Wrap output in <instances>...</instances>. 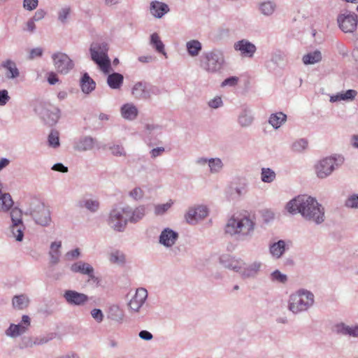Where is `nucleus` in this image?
I'll return each instance as SVG.
<instances>
[{
	"label": "nucleus",
	"instance_id": "obj_1",
	"mask_svg": "<svg viewBox=\"0 0 358 358\" xmlns=\"http://www.w3.org/2000/svg\"><path fill=\"white\" fill-rule=\"evenodd\" d=\"M285 208L292 215L300 213L306 221L316 225L325 220L324 208L315 198L307 194L294 197L286 204Z\"/></svg>",
	"mask_w": 358,
	"mask_h": 358
},
{
	"label": "nucleus",
	"instance_id": "obj_2",
	"mask_svg": "<svg viewBox=\"0 0 358 358\" xmlns=\"http://www.w3.org/2000/svg\"><path fill=\"white\" fill-rule=\"evenodd\" d=\"M255 227V222L248 216H232L228 220L224 231L237 240L245 241L252 236Z\"/></svg>",
	"mask_w": 358,
	"mask_h": 358
},
{
	"label": "nucleus",
	"instance_id": "obj_3",
	"mask_svg": "<svg viewBox=\"0 0 358 358\" xmlns=\"http://www.w3.org/2000/svg\"><path fill=\"white\" fill-rule=\"evenodd\" d=\"M199 62L200 68L210 74L220 73L226 65L224 52L217 48L203 52Z\"/></svg>",
	"mask_w": 358,
	"mask_h": 358
},
{
	"label": "nucleus",
	"instance_id": "obj_4",
	"mask_svg": "<svg viewBox=\"0 0 358 358\" xmlns=\"http://www.w3.org/2000/svg\"><path fill=\"white\" fill-rule=\"evenodd\" d=\"M314 294L306 289H299L289 295L287 309L294 315L308 311L314 304Z\"/></svg>",
	"mask_w": 358,
	"mask_h": 358
},
{
	"label": "nucleus",
	"instance_id": "obj_5",
	"mask_svg": "<svg viewBox=\"0 0 358 358\" xmlns=\"http://www.w3.org/2000/svg\"><path fill=\"white\" fill-rule=\"evenodd\" d=\"M34 222L41 227H49L52 223L51 212L49 208L37 199H31L24 211Z\"/></svg>",
	"mask_w": 358,
	"mask_h": 358
},
{
	"label": "nucleus",
	"instance_id": "obj_6",
	"mask_svg": "<svg viewBox=\"0 0 358 358\" xmlns=\"http://www.w3.org/2000/svg\"><path fill=\"white\" fill-rule=\"evenodd\" d=\"M129 212L126 210L125 206H113L106 219L109 227L117 232L124 231L128 224L127 213Z\"/></svg>",
	"mask_w": 358,
	"mask_h": 358
},
{
	"label": "nucleus",
	"instance_id": "obj_7",
	"mask_svg": "<svg viewBox=\"0 0 358 358\" xmlns=\"http://www.w3.org/2000/svg\"><path fill=\"white\" fill-rule=\"evenodd\" d=\"M108 45L106 42H94L90 48L91 59L104 73H108L110 61L108 56Z\"/></svg>",
	"mask_w": 358,
	"mask_h": 358
},
{
	"label": "nucleus",
	"instance_id": "obj_8",
	"mask_svg": "<svg viewBox=\"0 0 358 358\" xmlns=\"http://www.w3.org/2000/svg\"><path fill=\"white\" fill-rule=\"evenodd\" d=\"M10 212V217L12 224L10 227L13 236L17 241H22L24 237L25 226L22 221V211L17 208H12Z\"/></svg>",
	"mask_w": 358,
	"mask_h": 358
},
{
	"label": "nucleus",
	"instance_id": "obj_9",
	"mask_svg": "<svg viewBox=\"0 0 358 358\" xmlns=\"http://www.w3.org/2000/svg\"><path fill=\"white\" fill-rule=\"evenodd\" d=\"M52 59L55 69L61 74H67L74 66L73 62L65 53H54L52 55Z\"/></svg>",
	"mask_w": 358,
	"mask_h": 358
},
{
	"label": "nucleus",
	"instance_id": "obj_10",
	"mask_svg": "<svg viewBox=\"0 0 358 358\" xmlns=\"http://www.w3.org/2000/svg\"><path fill=\"white\" fill-rule=\"evenodd\" d=\"M337 22L340 29L345 33H352L357 26V15L355 13L345 11L338 15Z\"/></svg>",
	"mask_w": 358,
	"mask_h": 358
},
{
	"label": "nucleus",
	"instance_id": "obj_11",
	"mask_svg": "<svg viewBox=\"0 0 358 358\" xmlns=\"http://www.w3.org/2000/svg\"><path fill=\"white\" fill-rule=\"evenodd\" d=\"M336 164V159L334 157L322 159L315 167L317 176L321 179L326 178L334 171Z\"/></svg>",
	"mask_w": 358,
	"mask_h": 358
},
{
	"label": "nucleus",
	"instance_id": "obj_12",
	"mask_svg": "<svg viewBox=\"0 0 358 358\" xmlns=\"http://www.w3.org/2000/svg\"><path fill=\"white\" fill-rule=\"evenodd\" d=\"M38 113L46 124L52 126L59 120L60 110L59 108L49 105L41 107Z\"/></svg>",
	"mask_w": 358,
	"mask_h": 358
},
{
	"label": "nucleus",
	"instance_id": "obj_13",
	"mask_svg": "<svg viewBox=\"0 0 358 358\" xmlns=\"http://www.w3.org/2000/svg\"><path fill=\"white\" fill-rule=\"evenodd\" d=\"M63 297L70 306H83L89 301V296L76 290L67 289L64 292Z\"/></svg>",
	"mask_w": 358,
	"mask_h": 358
},
{
	"label": "nucleus",
	"instance_id": "obj_14",
	"mask_svg": "<svg viewBox=\"0 0 358 358\" xmlns=\"http://www.w3.org/2000/svg\"><path fill=\"white\" fill-rule=\"evenodd\" d=\"M220 264L229 270L238 273L245 265V262L240 258H236L229 254H223L219 257Z\"/></svg>",
	"mask_w": 358,
	"mask_h": 358
},
{
	"label": "nucleus",
	"instance_id": "obj_15",
	"mask_svg": "<svg viewBox=\"0 0 358 358\" xmlns=\"http://www.w3.org/2000/svg\"><path fill=\"white\" fill-rule=\"evenodd\" d=\"M147 298V290L143 287L138 288L134 296L128 303L129 310L132 313H138L145 303Z\"/></svg>",
	"mask_w": 358,
	"mask_h": 358
},
{
	"label": "nucleus",
	"instance_id": "obj_16",
	"mask_svg": "<svg viewBox=\"0 0 358 358\" xmlns=\"http://www.w3.org/2000/svg\"><path fill=\"white\" fill-rule=\"evenodd\" d=\"M234 48L236 51L240 52L242 57L252 58L253 57L257 48L255 45L247 39H241L234 44Z\"/></svg>",
	"mask_w": 358,
	"mask_h": 358
},
{
	"label": "nucleus",
	"instance_id": "obj_17",
	"mask_svg": "<svg viewBox=\"0 0 358 358\" xmlns=\"http://www.w3.org/2000/svg\"><path fill=\"white\" fill-rule=\"evenodd\" d=\"M262 267V263L259 261H255L251 264L243 266L238 273L243 279L255 278L259 274Z\"/></svg>",
	"mask_w": 358,
	"mask_h": 358
},
{
	"label": "nucleus",
	"instance_id": "obj_18",
	"mask_svg": "<svg viewBox=\"0 0 358 358\" xmlns=\"http://www.w3.org/2000/svg\"><path fill=\"white\" fill-rule=\"evenodd\" d=\"M208 215V209L204 206H199L189 209L185 215V219L189 224H195Z\"/></svg>",
	"mask_w": 358,
	"mask_h": 358
},
{
	"label": "nucleus",
	"instance_id": "obj_19",
	"mask_svg": "<svg viewBox=\"0 0 358 358\" xmlns=\"http://www.w3.org/2000/svg\"><path fill=\"white\" fill-rule=\"evenodd\" d=\"M179 238L178 232L166 227L162 230L159 237V243L166 248L173 246Z\"/></svg>",
	"mask_w": 358,
	"mask_h": 358
},
{
	"label": "nucleus",
	"instance_id": "obj_20",
	"mask_svg": "<svg viewBox=\"0 0 358 358\" xmlns=\"http://www.w3.org/2000/svg\"><path fill=\"white\" fill-rule=\"evenodd\" d=\"M131 94L138 100L148 99V83L145 81L136 83L131 88Z\"/></svg>",
	"mask_w": 358,
	"mask_h": 358
},
{
	"label": "nucleus",
	"instance_id": "obj_21",
	"mask_svg": "<svg viewBox=\"0 0 358 358\" xmlns=\"http://www.w3.org/2000/svg\"><path fill=\"white\" fill-rule=\"evenodd\" d=\"M334 328L338 334L358 338V324L349 326L344 322H339L334 326Z\"/></svg>",
	"mask_w": 358,
	"mask_h": 358
},
{
	"label": "nucleus",
	"instance_id": "obj_22",
	"mask_svg": "<svg viewBox=\"0 0 358 358\" xmlns=\"http://www.w3.org/2000/svg\"><path fill=\"white\" fill-rule=\"evenodd\" d=\"M252 110L248 106H243L238 117V123L241 127H249L254 122Z\"/></svg>",
	"mask_w": 358,
	"mask_h": 358
},
{
	"label": "nucleus",
	"instance_id": "obj_23",
	"mask_svg": "<svg viewBox=\"0 0 358 358\" xmlns=\"http://www.w3.org/2000/svg\"><path fill=\"white\" fill-rule=\"evenodd\" d=\"M125 207L126 210L129 211L127 213L128 222L136 223L141 220L145 215V208L144 206H139L134 209L127 205Z\"/></svg>",
	"mask_w": 358,
	"mask_h": 358
},
{
	"label": "nucleus",
	"instance_id": "obj_24",
	"mask_svg": "<svg viewBox=\"0 0 358 358\" xmlns=\"http://www.w3.org/2000/svg\"><path fill=\"white\" fill-rule=\"evenodd\" d=\"M97 143L96 138L90 136H85L81 137L76 143L75 150L80 152H85L92 150Z\"/></svg>",
	"mask_w": 358,
	"mask_h": 358
},
{
	"label": "nucleus",
	"instance_id": "obj_25",
	"mask_svg": "<svg viewBox=\"0 0 358 358\" xmlns=\"http://www.w3.org/2000/svg\"><path fill=\"white\" fill-rule=\"evenodd\" d=\"M120 113L124 119L132 121L137 117L138 110L134 103H127L121 106Z\"/></svg>",
	"mask_w": 358,
	"mask_h": 358
},
{
	"label": "nucleus",
	"instance_id": "obj_26",
	"mask_svg": "<svg viewBox=\"0 0 358 358\" xmlns=\"http://www.w3.org/2000/svg\"><path fill=\"white\" fill-rule=\"evenodd\" d=\"M150 10L154 17L161 18L169 11V8L165 3L153 1L150 3Z\"/></svg>",
	"mask_w": 358,
	"mask_h": 358
},
{
	"label": "nucleus",
	"instance_id": "obj_27",
	"mask_svg": "<svg viewBox=\"0 0 358 358\" xmlns=\"http://www.w3.org/2000/svg\"><path fill=\"white\" fill-rule=\"evenodd\" d=\"M107 317L117 324H122L124 319V313L119 306L113 304L108 308Z\"/></svg>",
	"mask_w": 358,
	"mask_h": 358
},
{
	"label": "nucleus",
	"instance_id": "obj_28",
	"mask_svg": "<svg viewBox=\"0 0 358 358\" xmlns=\"http://www.w3.org/2000/svg\"><path fill=\"white\" fill-rule=\"evenodd\" d=\"M62 241H54L51 243L48 255L50 257V264L52 266L59 262L61 257Z\"/></svg>",
	"mask_w": 358,
	"mask_h": 358
},
{
	"label": "nucleus",
	"instance_id": "obj_29",
	"mask_svg": "<svg viewBox=\"0 0 358 358\" xmlns=\"http://www.w3.org/2000/svg\"><path fill=\"white\" fill-rule=\"evenodd\" d=\"M77 206L80 208H85L90 213H94L98 211L100 203L96 199L84 197L78 201Z\"/></svg>",
	"mask_w": 358,
	"mask_h": 358
},
{
	"label": "nucleus",
	"instance_id": "obj_30",
	"mask_svg": "<svg viewBox=\"0 0 358 358\" xmlns=\"http://www.w3.org/2000/svg\"><path fill=\"white\" fill-rule=\"evenodd\" d=\"M276 8V3L271 0L261 1L258 3V10L265 17L271 16L275 13Z\"/></svg>",
	"mask_w": 358,
	"mask_h": 358
},
{
	"label": "nucleus",
	"instance_id": "obj_31",
	"mask_svg": "<svg viewBox=\"0 0 358 358\" xmlns=\"http://www.w3.org/2000/svg\"><path fill=\"white\" fill-rule=\"evenodd\" d=\"M80 86L84 94H89L94 90L96 83L90 77L87 73H85L80 78Z\"/></svg>",
	"mask_w": 358,
	"mask_h": 358
},
{
	"label": "nucleus",
	"instance_id": "obj_32",
	"mask_svg": "<svg viewBox=\"0 0 358 358\" xmlns=\"http://www.w3.org/2000/svg\"><path fill=\"white\" fill-rule=\"evenodd\" d=\"M14 202L9 193L3 192L0 188V212L7 213L13 206Z\"/></svg>",
	"mask_w": 358,
	"mask_h": 358
},
{
	"label": "nucleus",
	"instance_id": "obj_33",
	"mask_svg": "<svg viewBox=\"0 0 358 358\" xmlns=\"http://www.w3.org/2000/svg\"><path fill=\"white\" fill-rule=\"evenodd\" d=\"M357 91L354 90H348L345 92H338L336 94L331 96L330 101L334 103L340 101H352L357 96Z\"/></svg>",
	"mask_w": 358,
	"mask_h": 358
},
{
	"label": "nucleus",
	"instance_id": "obj_34",
	"mask_svg": "<svg viewBox=\"0 0 358 358\" xmlns=\"http://www.w3.org/2000/svg\"><path fill=\"white\" fill-rule=\"evenodd\" d=\"M286 244L285 241L280 240L270 245L269 252L273 257L279 259L285 252Z\"/></svg>",
	"mask_w": 358,
	"mask_h": 358
},
{
	"label": "nucleus",
	"instance_id": "obj_35",
	"mask_svg": "<svg viewBox=\"0 0 358 358\" xmlns=\"http://www.w3.org/2000/svg\"><path fill=\"white\" fill-rule=\"evenodd\" d=\"M29 298L24 294L15 295L12 299L13 307L17 310H24L27 308L29 306Z\"/></svg>",
	"mask_w": 358,
	"mask_h": 358
},
{
	"label": "nucleus",
	"instance_id": "obj_36",
	"mask_svg": "<svg viewBox=\"0 0 358 358\" xmlns=\"http://www.w3.org/2000/svg\"><path fill=\"white\" fill-rule=\"evenodd\" d=\"M1 66L8 71L6 73V77L8 78L14 79L19 76V70L17 68L16 64L13 60L6 59L2 62Z\"/></svg>",
	"mask_w": 358,
	"mask_h": 358
},
{
	"label": "nucleus",
	"instance_id": "obj_37",
	"mask_svg": "<svg viewBox=\"0 0 358 358\" xmlns=\"http://www.w3.org/2000/svg\"><path fill=\"white\" fill-rule=\"evenodd\" d=\"M186 50L190 57H197L202 50V44L196 39L190 40L186 43Z\"/></svg>",
	"mask_w": 358,
	"mask_h": 358
},
{
	"label": "nucleus",
	"instance_id": "obj_38",
	"mask_svg": "<svg viewBox=\"0 0 358 358\" xmlns=\"http://www.w3.org/2000/svg\"><path fill=\"white\" fill-rule=\"evenodd\" d=\"M124 77L121 73L113 72L107 78V84L113 90H118L122 85Z\"/></svg>",
	"mask_w": 358,
	"mask_h": 358
},
{
	"label": "nucleus",
	"instance_id": "obj_39",
	"mask_svg": "<svg viewBox=\"0 0 358 358\" xmlns=\"http://www.w3.org/2000/svg\"><path fill=\"white\" fill-rule=\"evenodd\" d=\"M287 120V115L282 112L273 113L270 115L268 123L275 129H277L284 124Z\"/></svg>",
	"mask_w": 358,
	"mask_h": 358
},
{
	"label": "nucleus",
	"instance_id": "obj_40",
	"mask_svg": "<svg viewBox=\"0 0 358 358\" xmlns=\"http://www.w3.org/2000/svg\"><path fill=\"white\" fill-rule=\"evenodd\" d=\"M27 331V327L24 324H11L10 327L6 331V335L11 338H16Z\"/></svg>",
	"mask_w": 358,
	"mask_h": 358
},
{
	"label": "nucleus",
	"instance_id": "obj_41",
	"mask_svg": "<svg viewBox=\"0 0 358 358\" xmlns=\"http://www.w3.org/2000/svg\"><path fill=\"white\" fill-rule=\"evenodd\" d=\"M92 266L88 263L80 261L73 264L70 269L73 273H78L83 275L89 274L92 268Z\"/></svg>",
	"mask_w": 358,
	"mask_h": 358
},
{
	"label": "nucleus",
	"instance_id": "obj_42",
	"mask_svg": "<svg viewBox=\"0 0 358 358\" xmlns=\"http://www.w3.org/2000/svg\"><path fill=\"white\" fill-rule=\"evenodd\" d=\"M322 53L320 50H315L313 52H308V54L303 56L302 61L304 64H314L318 63L322 60Z\"/></svg>",
	"mask_w": 358,
	"mask_h": 358
},
{
	"label": "nucleus",
	"instance_id": "obj_43",
	"mask_svg": "<svg viewBox=\"0 0 358 358\" xmlns=\"http://www.w3.org/2000/svg\"><path fill=\"white\" fill-rule=\"evenodd\" d=\"M150 44L155 48L156 51L159 53H161L164 55H166V52L164 50V45L161 41L158 34L153 33L150 35Z\"/></svg>",
	"mask_w": 358,
	"mask_h": 358
},
{
	"label": "nucleus",
	"instance_id": "obj_44",
	"mask_svg": "<svg viewBox=\"0 0 358 358\" xmlns=\"http://www.w3.org/2000/svg\"><path fill=\"white\" fill-rule=\"evenodd\" d=\"M276 178L275 172L270 168H262L261 180L265 183H271Z\"/></svg>",
	"mask_w": 358,
	"mask_h": 358
},
{
	"label": "nucleus",
	"instance_id": "obj_45",
	"mask_svg": "<svg viewBox=\"0 0 358 358\" xmlns=\"http://www.w3.org/2000/svg\"><path fill=\"white\" fill-rule=\"evenodd\" d=\"M308 145V141L305 138H300L292 144V150L294 152L301 153L304 152Z\"/></svg>",
	"mask_w": 358,
	"mask_h": 358
},
{
	"label": "nucleus",
	"instance_id": "obj_46",
	"mask_svg": "<svg viewBox=\"0 0 358 358\" xmlns=\"http://www.w3.org/2000/svg\"><path fill=\"white\" fill-rule=\"evenodd\" d=\"M108 150L115 157H125L127 156V152L122 145L111 144L108 146Z\"/></svg>",
	"mask_w": 358,
	"mask_h": 358
},
{
	"label": "nucleus",
	"instance_id": "obj_47",
	"mask_svg": "<svg viewBox=\"0 0 358 358\" xmlns=\"http://www.w3.org/2000/svg\"><path fill=\"white\" fill-rule=\"evenodd\" d=\"M71 8L69 6L62 7L57 13V19L63 24L67 23L68 18L71 14Z\"/></svg>",
	"mask_w": 358,
	"mask_h": 358
},
{
	"label": "nucleus",
	"instance_id": "obj_48",
	"mask_svg": "<svg viewBox=\"0 0 358 358\" xmlns=\"http://www.w3.org/2000/svg\"><path fill=\"white\" fill-rule=\"evenodd\" d=\"M208 166L211 173H218L222 170L223 163L220 158H210L208 159Z\"/></svg>",
	"mask_w": 358,
	"mask_h": 358
},
{
	"label": "nucleus",
	"instance_id": "obj_49",
	"mask_svg": "<svg viewBox=\"0 0 358 358\" xmlns=\"http://www.w3.org/2000/svg\"><path fill=\"white\" fill-rule=\"evenodd\" d=\"M59 134L57 130H51L48 135V141L49 146L52 148H57L59 146Z\"/></svg>",
	"mask_w": 358,
	"mask_h": 358
},
{
	"label": "nucleus",
	"instance_id": "obj_50",
	"mask_svg": "<svg viewBox=\"0 0 358 358\" xmlns=\"http://www.w3.org/2000/svg\"><path fill=\"white\" fill-rule=\"evenodd\" d=\"M109 260L113 264L122 265L125 263V256L120 251H115L110 255Z\"/></svg>",
	"mask_w": 358,
	"mask_h": 358
},
{
	"label": "nucleus",
	"instance_id": "obj_51",
	"mask_svg": "<svg viewBox=\"0 0 358 358\" xmlns=\"http://www.w3.org/2000/svg\"><path fill=\"white\" fill-rule=\"evenodd\" d=\"M234 192L238 197L245 195L248 190V183L243 180L241 181L235 187Z\"/></svg>",
	"mask_w": 358,
	"mask_h": 358
},
{
	"label": "nucleus",
	"instance_id": "obj_52",
	"mask_svg": "<svg viewBox=\"0 0 358 358\" xmlns=\"http://www.w3.org/2000/svg\"><path fill=\"white\" fill-rule=\"evenodd\" d=\"M271 280L273 282L285 284L287 281V275L281 273L279 270H275L271 273Z\"/></svg>",
	"mask_w": 358,
	"mask_h": 358
},
{
	"label": "nucleus",
	"instance_id": "obj_53",
	"mask_svg": "<svg viewBox=\"0 0 358 358\" xmlns=\"http://www.w3.org/2000/svg\"><path fill=\"white\" fill-rule=\"evenodd\" d=\"M172 204V202H167L166 203L155 206V214L157 215H164L171 207Z\"/></svg>",
	"mask_w": 358,
	"mask_h": 358
},
{
	"label": "nucleus",
	"instance_id": "obj_54",
	"mask_svg": "<svg viewBox=\"0 0 358 358\" xmlns=\"http://www.w3.org/2000/svg\"><path fill=\"white\" fill-rule=\"evenodd\" d=\"M345 205L348 208H358V194H353L348 197Z\"/></svg>",
	"mask_w": 358,
	"mask_h": 358
},
{
	"label": "nucleus",
	"instance_id": "obj_55",
	"mask_svg": "<svg viewBox=\"0 0 358 358\" xmlns=\"http://www.w3.org/2000/svg\"><path fill=\"white\" fill-rule=\"evenodd\" d=\"M239 81V78L237 76H230L226 79H224L222 83L221 87H224L225 86H229V87H235L237 85Z\"/></svg>",
	"mask_w": 358,
	"mask_h": 358
},
{
	"label": "nucleus",
	"instance_id": "obj_56",
	"mask_svg": "<svg viewBox=\"0 0 358 358\" xmlns=\"http://www.w3.org/2000/svg\"><path fill=\"white\" fill-rule=\"evenodd\" d=\"M38 0H24L23 7L27 10H33L37 8Z\"/></svg>",
	"mask_w": 358,
	"mask_h": 358
},
{
	"label": "nucleus",
	"instance_id": "obj_57",
	"mask_svg": "<svg viewBox=\"0 0 358 358\" xmlns=\"http://www.w3.org/2000/svg\"><path fill=\"white\" fill-rule=\"evenodd\" d=\"M148 99H150L152 95H159L162 93V91L159 87L153 85L149 83H148Z\"/></svg>",
	"mask_w": 358,
	"mask_h": 358
},
{
	"label": "nucleus",
	"instance_id": "obj_58",
	"mask_svg": "<svg viewBox=\"0 0 358 358\" xmlns=\"http://www.w3.org/2000/svg\"><path fill=\"white\" fill-rule=\"evenodd\" d=\"M91 315L99 323L101 322L103 320V314L99 308L92 309L91 310Z\"/></svg>",
	"mask_w": 358,
	"mask_h": 358
},
{
	"label": "nucleus",
	"instance_id": "obj_59",
	"mask_svg": "<svg viewBox=\"0 0 358 358\" xmlns=\"http://www.w3.org/2000/svg\"><path fill=\"white\" fill-rule=\"evenodd\" d=\"M129 196L135 200L143 198V191L140 187H135L129 192Z\"/></svg>",
	"mask_w": 358,
	"mask_h": 358
},
{
	"label": "nucleus",
	"instance_id": "obj_60",
	"mask_svg": "<svg viewBox=\"0 0 358 358\" xmlns=\"http://www.w3.org/2000/svg\"><path fill=\"white\" fill-rule=\"evenodd\" d=\"M10 97L8 95V92L6 90H0V106H5Z\"/></svg>",
	"mask_w": 358,
	"mask_h": 358
},
{
	"label": "nucleus",
	"instance_id": "obj_61",
	"mask_svg": "<svg viewBox=\"0 0 358 358\" xmlns=\"http://www.w3.org/2000/svg\"><path fill=\"white\" fill-rule=\"evenodd\" d=\"M223 104L221 97L216 96L208 102V106L212 108H218Z\"/></svg>",
	"mask_w": 358,
	"mask_h": 358
},
{
	"label": "nucleus",
	"instance_id": "obj_62",
	"mask_svg": "<svg viewBox=\"0 0 358 358\" xmlns=\"http://www.w3.org/2000/svg\"><path fill=\"white\" fill-rule=\"evenodd\" d=\"M43 50L41 48H35L30 50L29 58L33 59L35 57H41L43 55Z\"/></svg>",
	"mask_w": 358,
	"mask_h": 358
},
{
	"label": "nucleus",
	"instance_id": "obj_63",
	"mask_svg": "<svg viewBox=\"0 0 358 358\" xmlns=\"http://www.w3.org/2000/svg\"><path fill=\"white\" fill-rule=\"evenodd\" d=\"M80 255V252L79 248H76L74 250H72L71 251H69L65 255V257L67 260H73L74 259L78 258Z\"/></svg>",
	"mask_w": 358,
	"mask_h": 358
},
{
	"label": "nucleus",
	"instance_id": "obj_64",
	"mask_svg": "<svg viewBox=\"0 0 358 358\" xmlns=\"http://www.w3.org/2000/svg\"><path fill=\"white\" fill-rule=\"evenodd\" d=\"M45 15L46 12L43 9H38L35 12L34 15L31 19L34 22L39 21L43 19Z\"/></svg>",
	"mask_w": 358,
	"mask_h": 358
}]
</instances>
